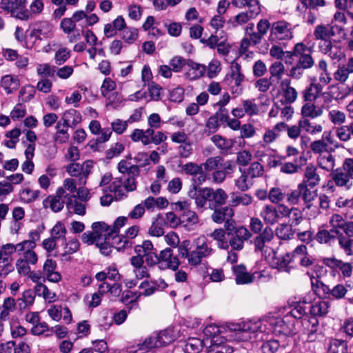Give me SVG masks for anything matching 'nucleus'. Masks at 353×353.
<instances>
[{
  "mask_svg": "<svg viewBox=\"0 0 353 353\" xmlns=\"http://www.w3.org/2000/svg\"><path fill=\"white\" fill-rule=\"evenodd\" d=\"M261 12L259 1H252L247 12H241L234 17V26L243 25L255 18Z\"/></svg>",
  "mask_w": 353,
  "mask_h": 353,
  "instance_id": "f3484780",
  "label": "nucleus"
},
{
  "mask_svg": "<svg viewBox=\"0 0 353 353\" xmlns=\"http://www.w3.org/2000/svg\"><path fill=\"white\" fill-rule=\"evenodd\" d=\"M41 192L39 190L25 188L20 191L19 196L24 203H30L34 201L40 196Z\"/></svg>",
  "mask_w": 353,
  "mask_h": 353,
  "instance_id": "09e8293b",
  "label": "nucleus"
},
{
  "mask_svg": "<svg viewBox=\"0 0 353 353\" xmlns=\"http://www.w3.org/2000/svg\"><path fill=\"white\" fill-rule=\"evenodd\" d=\"M236 283L239 285L249 284L255 279V274H250L243 265L234 267Z\"/></svg>",
  "mask_w": 353,
  "mask_h": 353,
  "instance_id": "4be33fe9",
  "label": "nucleus"
},
{
  "mask_svg": "<svg viewBox=\"0 0 353 353\" xmlns=\"http://www.w3.org/2000/svg\"><path fill=\"white\" fill-rule=\"evenodd\" d=\"M52 30V25L47 21H39L36 24V27L32 30V34L37 37L40 36L48 37Z\"/></svg>",
  "mask_w": 353,
  "mask_h": 353,
  "instance_id": "37998d69",
  "label": "nucleus"
},
{
  "mask_svg": "<svg viewBox=\"0 0 353 353\" xmlns=\"http://www.w3.org/2000/svg\"><path fill=\"white\" fill-rule=\"evenodd\" d=\"M226 234L228 232L225 228H216L210 234V236L216 241L219 248L227 250L229 249V245L226 240Z\"/></svg>",
  "mask_w": 353,
  "mask_h": 353,
  "instance_id": "f704fd0d",
  "label": "nucleus"
},
{
  "mask_svg": "<svg viewBox=\"0 0 353 353\" xmlns=\"http://www.w3.org/2000/svg\"><path fill=\"white\" fill-rule=\"evenodd\" d=\"M321 181V177L317 173L316 168L313 165H308L305 170L303 180L301 183L310 185V188L317 186Z\"/></svg>",
  "mask_w": 353,
  "mask_h": 353,
  "instance_id": "412c9836",
  "label": "nucleus"
},
{
  "mask_svg": "<svg viewBox=\"0 0 353 353\" xmlns=\"http://www.w3.org/2000/svg\"><path fill=\"white\" fill-rule=\"evenodd\" d=\"M308 51L307 47L302 42L297 43L295 45L294 54H296V57H298L296 64L306 70L311 68L314 63V59L310 53L307 52Z\"/></svg>",
  "mask_w": 353,
  "mask_h": 353,
  "instance_id": "dca6fc26",
  "label": "nucleus"
},
{
  "mask_svg": "<svg viewBox=\"0 0 353 353\" xmlns=\"http://www.w3.org/2000/svg\"><path fill=\"white\" fill-rule=\"evenodd\" d=\"M290 80L285 79L281 81L280 84V92L283 97L281 102L283 104H291L294 102L298 97L296 89L291 86Z\"/></svg>",
  "mask_w": 353,
  "mask_h": 353,
  "instance_id": "a211bd4d",
  "label": "nucleus"
},
{
  "mask_svg": "<svg viewBox=\"0 0 353 353\" xmlns=\"http://www.w3.org/2000/svg\"><path fill=\"white\" fill-rule=\"evenodd\" d=\"M245 171L250 176L251 179L262 176L264 174V167L259 161H254L250 164Z\"/></svg>",
  "mask_w": 353,
  "mask_h": 353,
  "instance_id": "bf43d9fd",
  "label": "nucleus"
},
{
  "mask_svg": "<svg viewBox=\"0 0 353 353\" xmlns=\"http://www.w3.org/2000/svg\"><path fill=\"white\" fill-rule=\"evenodd\" d=\"M210 203H209L210 209H215L224 205L228 199V194L222 188L213 190L211 188Z\"/></svg>",
  "mask_w": 353,
  "mask_h": 353,
  "instance_id": "cd10ccee",
  "label": "nucleus"
},
{
  "mask_svg": "<svg viewBox=\"0 0 353 353\" xmlns=\"http://www.w3.org/2000/svg\"><path fill=\"white\" fill-rule=\"evenodd\" d=\"M132 141H141L144 145H148L151 143L154 145H159L167 140V136L161 131L154 132V129L148 128L146 130L142 129H135L130 134Z\"/></svg>",
  "mask_w": 353,
  "mask_h": 353,
  "instance_id": "423d86ee",
  "label": "nucleus"
},
{
  "mask_svg": "<svg viewBox=\"0 0 353 353\" xmlns=\"http://www.w3.org/2000/svg\"><path fill=\"white\" fill-rule=\"evenodd\" d=\"M16 305L17 303L14 298L8 297L5 299L3 303V310L1 312V317L5 318L8 316L10 313L15 310Z\"/></svg>",
  "mask_w": 353,
  "mask_h": 353,
  "instance_id": "e2e57ef3",
  "label": "nucleus"
},
{
  "mask_svg": "<svg viewBox=\"0 0 353 353\" xmlns=\"http://www.w3.org/2000/svg\"><path fill=\"white\" fill-rule=\"evenodd\" d=\"M187 65L189 68V70L185 74L190 80H196L203 77L207 70L205 65L195 63L190 59L187 61Z\"/></svg>",
  "mask_w": 353,
  "mask_h": 353,
  "instance_id": "b1692460",
  "label": "nucleus"
},
{
  "mask_svg": "<svg viewBox=\"0 0 353 353\" xmlns=\"http://www.w3.org/2000/svg\"><path fill=\"white\" fill-rule=\"evenodd\" d=\"M300 127L306 132L314 134L323 131V126L321 124L312 123L307 119H303L299 121Z\"/></svg>",
  "mask_w": 353,
  "mask_h": 353,
  "instance_id": "8fccbe9b",
  "label": "nucleus"
},
{
  "mask_svg": "<svg viewBox=\"0 0 353 353\" xmlns=\"http://www.w3.org/2000/svg\"><path fill=\"white\" fill-rule=\"evenodd\" d=\"M66 207L68 210L72 211L76 214L83 216L85 214V204L78 201L76 199V196L74 194L70 195L68 197Z\"/></svg>",
  "mask_w": 353,
  "mask_h": 353,
  "instance_id": "473e14b6",
  "label": "nucleus"
},
{
  "mask_svg": "<svg viewBox=\"0 0 353 353\" xmlns=\"http://www.w3.org/2000/svg\"><path fill=\"white\" fill-rule=\"evenodd\" d=\"M230 77L235 87H240L244 79V76L241 72V66L239 64L235 63L232 65Z\"/></svg>",
  "mask_w": 353,
  "mask_h": 353,
  "instance_id": "0e129e2a",
  "label": "nucleus"
},
{
  "mask_svg": "<svg viewBox=\"0 0 353 353\" xmlns=\"http://www.w3.org/2000/svg\"><path fill=\"white\" fill-rule=\"evenodd\" d=\"M198 185H193L192 189L188 192V196L194 199L195 204L198 208H203L207 201L210 203L211 188H199Z\"/></svg>",
  "mask_w": 353,
  "mask_h": 353,
  "instance_id": "4468645a",
  "label": "nucleus"
},
{
  "mask_svg": "<svg viewBox=\"0 0 353 353\" xmlns=\"http://www.w3.org/2000/svg\"><path fill=\"white\" fill-rule=\"evenodd\" d=\"M212 142L221 150L228 151L234 145L232 139H227L219 134L211 137Z\"/></svg>",
  "mask_w": 353,
  "mask_h": 353,
  "instance_id": "c03bdc74",
  "label": "nucleus"
},
{
  "mask_svg": "<svg viewBox=\"0 0 353 353\" xmlns=\"http://www.w3.org/2000/svg\"><path fill=\"white\" fill-rule=\"evenodd\" d=\"M121 37L128 44L134 43L138 37V30L132 28H126L121 32Z\"/></svg>",
  "mask_w": 353,
  "mask_h": 353,
  "instance_id": "338daca9",
  "label": "nucleus"
},
{
  "mask_svg": "<svg viewBox=\"0 0 353 353\" xmlns=\"http://www.w3.org/2000/svg\"><path fill=\"white\" fill-rule=\"evenodd\" d=\"M92 168L93 162L85 161L82 164L72 163L67 166L66 170L72 176H79L80 183L85 184Z\"/></svg>",
  "mask_w": 353,
  "mask_h": 353,
  "instance_id": "ddd939ff",
  "label": "nucleus"
},
{
  "mask_svg": "<svg viewBox=\"0 0 353 353\" xmlns=\"http://www.w3.org/2000/svg\"><path fill=\"white\" fill-rule=\"evenodd\" d=\"M219 332V327L216 325H210L205 327L203 331L206 341H208L210 339V344L218 342L217 337Z\"/></svg>",
  "mask_w": 353,
  "mask_h": 353,
  "instance_id": "13d9d810",
  "label": "nucleus"
},
{
  "mask_svg": "<svg viewBox=\"0 0 353 353\" xmlns=\"http://www.w3.org/2000/svg\"><path fill=\"white\" fill-rule=\"evenodd\" d=\"M181 169L186 174L194 176L193 185H200L208 179V174L203 171L201 164L188 162L183 165Z\"/></svg>",
  "mask_w": 353,
  "mask_h": 353,
  "instance_id": "f8f14e48",
  "label": "nucleus"
},
{
  "mask_svg": "<svg viewBox=\"0 0 353 353\" xmlns=\"http://www.w3.org/2000/svg\"><path fill=\"white\" fill-rule=\"evenodd\" d=\"M56 68L48 63L39 64L37 68V74L43 78L53 77Z\"/></svg>",
  "mask_w": 353,
  "mask_h": 353,
  "instance_id": "774afa93",
  "label": "nucleus"
},
{
  "mask_svg": "<svg viewBox=\"0 0 353 353\" xmlns=\"http://www.w3.org/2000/svg\"><path fill=\"white\" fill-rule=\"evenodd\" d=\"M306 103L302 106L301 114L304 119L311 118L315 119L321 117L323 113V105H316L312 101H305Z\"/></svg>",
  "mask_w": 353,
  "mask_h": 353,
  "instance_id": "bb28decb",
  "label": "nucleus"
},
{
  "mask_svg": "<svg viewBox=\"0 0 353 353\" xmlns=\"http://www.w3.org/2000/svg\"><path fill=\"white\" fill-rule=\"evenodd\" d=\"M230 239L228 242L232 250L240 251L244 248L245 241L252 237V233L244 226L236 227L230 234Z\"/></svg>",
  "mask_w": 353,
  "mask_h": 353,
  "instance_id": "9d476101",
  "label": "nucleus"
},
{
  "mask_svg": "<svg viewBox=\"0 0 353 353\" xmlns=\"http://www.w3.org/2000/svg\"><path fill=\"white\" fill-rule=\"evenodd\" d=\"M228 329L230 332V339L241 342L251 339L258 330L259 326L255 323L248 321L241 323H230L228 325Z\"/></svg>",
  "mask_w": 353,
  "mask_h": 353,
  "instance_id": "20e7f679",
  "label": "nucleus"
},
{
  "mask_svg": "<svg viewBox=\"0 0 353 353\" xmlns=\"http://www.w3.org/2000/svg\"><path fill=\"white\" fill-rule=\"evenodd\" d=\"M330 176L335 185L344 190H350L353 187L352 180L339 169L332 171Z\"/></svg>",
  "mask_w": 353,
  "mask_h": 353,
  "instance_id": "6ab92c4d",
  "label": "nucleus"
},
{
  "mask_svg": "<svg viewBox=\"0 0 353 353\" xmlns=\"http://www.w3.org/2000/svg\"><path fill=\"white\" fill-rule=\"evenodd\" d=\"M328 119L334 125H341L345 123L346 119L345 114L338 110H332L328 114Z\"/></svg>",
  "mask_w": 353,
  "mask_h": 353,
  "instance_id": "69168bd1",
  "label": "nucleus"
},
{
  "mask_svg": "<svg viewBox=\"0 0 353 353\" xmlns=\"http://www.w3.org/2000/svg\"><path fill=\"white\" fill-rule=\"evenodd\" d=\"M0 8L7 12L10 13L12 17L21 20V19H26L28 17V12L26 10H23L22 11L17 10V7H15L14 1L12 0H1Z\"/></svg>",
  "mask_w": 353,
  "mask_h": 353,
  "instance_id": "393cba45",
  "label": "nucleus"
},
{
  "mask_svg": "<svg viewBox=\"0 0 353 353\" xmlns=\"http://www.w3.org/2000/svg\"><path fill=\"white\" fill-rule=\"evenodd\" d=\"M277 237L282 240H288L292 238L294 232L291 225L280 224L275 230Z\"/></svg>",
  "mask_w": 353,
  "mask_h": 353,
  "instance_id": "de8ad7c7",
  "label": "nucleus"
},
{
  "mask_svg": "<svg viewBox=\"0 0 353 353\" xmlns=\"http://www.w3.org/2000/svg\"><path fill=\"white\" fill-rule=\"evenodd\" d=\"M64 201L59 198L51 195L43 201V205L45 208H50L53 212H60L64 207Z\"/></svg>",
  "mask_w": 353,
  "mask_h": 353,
  "instance_id": "58836bf2",
  "label": "nucleus"
},
{
  "mask_svg": "<svg viewBox=\"0 0 353 353\" xmlns=\"http://www.w3.org/2000/svg\"><path fill=\"white\" fill-rule=\"evenodd\" d=\"M260 216L265 223L274 225L279 220L276 207L271 205H265L261 211Z\"/></svg>",
  "mask_w": 353,
  "mask_h": 353,
  "instance_id": "7c9ffc66",
  "label": "nucleus"
},
{
  "mask_svg": "<svg viewBox=\"0 0 353 353\" xmlns=\"http://www.w3.org/2000/svg\"><path fill=\"white\" fill-rule=\"evenodd\" d=\"M299 188L301 194V199L305 204V208L310 209L312 207V202L317 197V191L312 190L310 185L305 183H299Z\"/></svg>",
  "mask_w": 353,
  "mask_h": 353,
  "instance_id": "c756f323",
  "label": "nucleus"
},
{
  "mask_svg": "<svg viewBox=\"0 0 353 353\" xmlns=\"http://www.w3.org/2000/svg\"><path fill=\"white\" fill-rule=\"evenodd\" d=\"M274 232L266 227L253 241L254 252L259 253L265 259H270L277 254L279 247L274 241Z\"/></svg>",
  "mask_w": 353,
  "mask_h": 353,
  "instance_id": "f03ea898",
  "label": "nucleus"
},
{
  "mask_svg": "<svg viewBox=\"0 0 353 353\" xmlns=\"http://www.w3.org/2000/svg\"><path fill=\"white\" fill-rule=\"evenodd\" d=\"M106 240L109 241L111 240L110 243L112 247H114L117 250L130 246V241L126 239L125 236H121L117 234H114L110 236L108 235V237L106 238Z\"/></svg>",
  "mask_w": 353,
  "mask_h": 353,
  "instance_id": "603ef678",
  "label": "nucleus"
},
{
  "mask_svg": "<svg viewBox=\"0 0 353 353\" xmlns=\"http://www.w3.org/2000/svg\"><path fill=\"white\" fill-rule=\"evenodd\" d=\"M18 243H6L0 247V263L7 261H12L11 256L14 252H18Z\"/></svg>",
  "mask_w": 353,
  "mask_h": 353,
  "instance_id": "4c0bfd02",
  "label": "nucleus"
},
{
  "mask_svg": "<svg viewBox=\"0 0 353 353\" xmlns=\"http://www.w3.org/2000/svg\"><path fill=\"white\" fill-rule=\"evenodd\" d=\"M36 247L34 241H23L18 243L19 258L21 259L30 265H35L38 261L37 253L33 250Z\"/></svg>",
  "mask_w": 353,
  "mask_h": 353,
  "instance_id": "9b49d317",
  "label": "nucleus"
},
{
  "mask_svg": "<svg viewBox=\"0 0 353 353\" xmlns=\"http://www.w3.org/2000/svg\"><path fill=\"white\" fill-rule=\"evenodd\" d=\"M139 175H128L116 177L109 186L110 191L114 194L117 201L128 197V193L137 190V177Z\"/></svg>",
  "mask_w": 353,
  "mask_h": 353,
  "instance_id": "7ed1b4c3",
  "label": "nucleus"
},
{
  "mask_svg": "<svg viewBox=\"0 0 353 353\" xmlns=\"http://www.w3.org/2000/svg\"><path fill=\"white\" fill-rule=\"evenodd\" d=\"M194 249L190 251V241H183L178 246L179 255L187 259L188 264L196 267L200 265L203 259L208 258L213 253L214 250L210 246L204 236H200L194 241Z\"/></svg>",
  "mask_w": 353,
  "mask_h": 353,
  "instance_id": "f257e3e1",
  "label": "nucleus"
},
{
  "mask_svg": "<svg viewBox=\"0 0 353 353\" xmlns=\"http://www.w3.org/2000/svg\"><path fill=\"white\" fill-rule=\"evenodd\" d=\"M157 347H159V346L157 345L156 336L154 334L145 339L142 343L139 344L137 350L134 351L130 350V352L134 353H143V352H148L152 349Z\"/></svg>",
  "mask_w": 353,
  "mask_h": 353,
  "instance_id": "a19ab883",
  "label": "nucleus"
},
{
  "mask_svg": "<svg viewBox=\"0 0 353 353\" xmlns=\"http://www.w3.org/2000/svg\"><path fill=\"white\" fill-rule=\"evenodd\" d=\"M67 230L64 223L58 221L50 230V235L57 241L62 239L65 241Z\"/></svg>",
  "mask_w": 353,
  "mask_h": 353,
  "instance_id": "864d4df0",
  "label": "nucleus"
},
{
  "mask_svg": "<svg viewBox=\"0 0 353 353\" xmlns=\"http://www.w3.org/2000/svg\"><path fill=\"white\" fill-rule=\"evenodd\" d=\"M223 159L220 156H216L213 157L208 158L205 162L201 163L202 169L205 173H208L212 171H215L222 166V162Z\"/></svg>",
  "mask_w": 353,
  "mask_h": 353,
  "instance_id": "ea45409f",
  "label": "nucleus"
},
{
  "mask_svg": "<svg viewBox=\"0 0 353 353\" xmlns=\"http://www.w3.org/2000/svg\"><path fill=\"white\" fill-rule=\"evenodd\" d=\"M61 120L63 121V126L74 128L81 121V115L77 110L70 109L63 113Z\"/></svg>",
  "mask_w": 353,
  "mask_h": 353,
  "instance_id": "c85d7f7f",
  "label": "nucleus"
},
{
  "mask_svg": "<svg viewBox=\"0 0 353 353\" xmlns=\"http://www.w3.org/2000/svg\"><path fill=\"white\" fill-rule=\"evenodd\" d=\"M344 34V28L334 21L330 24L317 25L314 30L313 35L316 40L326 41L336 36L341 37Z\"/></svg>",
  "mask_w": 353,
  "mask_h": 353,
  "instance_id": "1a4fd4ad",
  "label": "nucleus"
},
{
  "mask_svg": "<svg viewBox=\"0 0 353 353\" xmlns=\"http://www.w3.org/2000/svg\"><path fill=\"white\" fill-rule=\"evenodd\" d=\"M203 345V341L198 338H190L185 343L184 351L185 353H199Z\"/></svg>",
  "mask_w": 353,
  "mask_h": 353,
  "instance_id": "79ce46f5",
  "label": "nucleus"
},
{
  "mask_svg": "<svg viewBox=\"0 0 353 353\" xmlns=\"http://www.w3.org/2000/svg\"><path fill=\"white\" fill-rule=\"evenodd\" d=\"M322 92L323 90L316 84V79H314L303 91V99L305 101H314L322 94Z\"/></svg>",
  "mask_w": 353,
  "mask_h": 353,
  "instance_id": "72a5a7b5",
  "label": "nucleus"
},
{
  "mask_svg": "<svg viewBox=\"0 0 353 353\" xmlns=\"http://www.w3.org/2000/svg\"><path fill=\"white\" fill-rule=\"evenodd\" d=\"M299 264L303 268L311 269L317 274L318 272L323 270V267L315 263V260L307 254L299 259Z\"/></svg>",
  "mask_w": 353,
  "mask_h": 353,
  "instance_id": "5fc2aeb1",
  "label": "nucleus"
},
{
  "mask_svg": "<svg viewBox=\"0 0 353 353\" xmlns=\"http://www.w3.org/2000/svg\"><path fill=\"white\" fill-rule=\"evenodd\" d=\"M177 205L179 206L181 210H183V218L184 221L192 223V224H196L199 222V217L195 212L191 211L190 210L185 209L186 207V203H181L179 202L176 203Z\"/></svg>",
  "mask_w": 353,
  "mask_h": 353,
  "instance_id": "6e6d98bb",
  "label": "nucleus"
},
{
  "mask_svg": "<svg viewBox=\"0 0 353 353\" xmlns=\"http://www.w3.org/2000/svg\"><path fill=\"white\" fill-rule=\"evenodd\" d=\"M271 259H272V263L274 267L281 272L290 273L293 269V267L290 265L292 261V256L289 253L281 257H277L275 255L274 256H272Z\"/></svg>",
  "mask_w": 353,
  "mask_h": 353,
  "instance_id": "a878e982",
  "label": "nucleus"
},
{
  "mask_svg": "<svg viewBox=\"0 0 353 353\" xmlns=\"http://www.w3.org/2000/svg\"><path fill=\"white\" fill-rule=\"evenodd\" d=\"M341 232L340 231H336L332 229L330 230L325 229L319 230L316 233V239L319 243L328 244L334 241L336 238L338 239Z\"/></svg>",
  "mask_w": 353,
  "mask_h": 353,
  "instance_id": "2f4dec72",
  "label": "nucleus"
},
{
  "mask_svg": "<svg viewBox=\"0 0 353 353\" xmlns=\"http://www.w3.org/2000/svg\"><path fill=\"white\" fill-rule=\"evenodd\" d=\"M222 169H217L212 174V180L214 183H221L223 182L227 175L233 173L235 169V165L232 161H226L223 165Z\"/></svg>",
  "mask_w": 353,
  "mask_h": 353,
  "instance_id": "5701e85b",
  "label": "nucleus"
},
{
  "mask_svg": "<svg viewBox=\"0 0 353 353\" xmlns=\"http://www.w3.org/2000/svg\"><path fill=\"white\" fill-rule=\"evenodd\" d=\"M294 38V27L285 20H279L272 23L268 41L274 43L283 41H290Z\"/></svg>",
  "mask_w": 353,
  "mask_h": 353,
  "instance_id": "39448f33",
  "label": "nucleus"
},
{
  "mask_svg": "<svg viewBox=\"0 0 353 353\" xmlns=\"http://www.w3.org/2000/svg\"><path fill=\"white\" fill-rule=\"evenodd\" d=\"M347 343L345 341L334 339L331 341L330 353H347Z\"/></svg>",
  "mask_w": 353,
  "mask_h": 353,
  "instance_id": "680f3d73",
  "label": "nucleus"
},
{
  "mask_svg": "<svg viewBox=\"0 0 353 353\" xmlns=\"http://www.w3.org/2000/svg\"><path fill=\"white\" fill-rule=\"evenodd\" d=\"M44 8V4L42 0H34L30 5V10H26L28 12V17L21 20L27 21L32 18L33 15H37L42 12Z\"/></svg>",
  "mask_w": 353,
  "mask_h": 353,
  "instance_id": "4d7b16f0",
  "label": "nucleus"
},
{
  "mask_svg": "<svg viewBox=\"0 0 353 353\" xmlns=\"http://www.w3.org/2000/svg\"><path fill=\"white\" fill-rule=\"evenodd\" d=\"M131 160V155H128L125 159L121 160L117 165L119 172L123 174L139 175L141 172L139 166L132 163Z\"/></svg>",
  "mask_w": 353,
  "mask_h": 353,
  "instance_id": "aec40b11",
  "label": "nucleus"
},
{
  "mask_svg": "<svg viewBox=\"0 0 353 353\" xmlns=\"http://www.w3.org/2000/svg\"><path fill=\"white\" fill-rule=\"evenodd\" d=\"M159 267L161 269H171L176 270L180 265L179 259L173 256V251L170 248L161 250L159 254Z\"/></svg>",
  "mask_w": 353,
  "mask_h": 353,
  "instance_id": "2eb2a0df",
  "label": "nucleus"
},
{
  "mask_svg": "<svg viewBox=\"0 0 353 353\" xmlns=\"http://www.w3.org/2000/svg\"><path fill=\"white\" fill-rule=\"evenodd\" d=\"M211 214V219L217 224L224 223V228L227 230L228 235L235 229L236 221L233 219L234 212L232 208L230 206L217 207Z\"/></svg>",
  "mask_w": 353,
  "mask_h": 353,
  "instance_id": "0eeeda50",
  "label": "nucleus"
},
{
  "mask_svg": "<svg viewBox=\"0 0 353 353\" xmlns=\"http://www.w3.org/2000/svg\"><path fill=\"white\" fill-rule=\"evenodd\" d=\"M338 241L340 248L347 255H353V239L347 237L342 232H341L338 239Z\"/></svg>",
  "mask_w": 353,
  "mask_h": 353,
  "instance_id": "3c124183",
  "label": "nucleus"
},
{
  "mask_svg": "<svg viewBox=\"0 0 353 353\" xmlns=\"http://www.w3.org/2000/svg\"><path fill=\"white\" fill-rule=\"evenodd\" d=\"M272 23L267 19H262L256 24V32H252L249 40L243 39L241 43V50L245 52L250 46H256L261 43L263 37L270 31Z\"/></svg>",
  "mask_w": 353,
  "mask_h": 353,
  "instance_id": "6e6552de",
  "label": "nucleus"
},
{
  "mask_svg": "<svg viewBox=\"0 0 353 353\" xmlns=\"http://www.w3.org/2000/svg\"><path fill=\"white\" fill-rule=\"evenodd\" d=\"M1 85L7 94L17 90L20 85L19 80L12 75H6L1 78Z\"/></svg>",
  "mask_w": 353,
  "mask_h": 353,
  "instance_id": "e433bc0d",
  "label": "nucleus"
},
{
  "mask_svg": "<svg viewBox=\"0 0 353 353\" xmlns=\"http://www.w3.org/2000/svg\"><path fill=\"white\" fill-rule=\"evenodd\" d=\"M330 308V304L325 301H319L315 302L310 307V312L314 316H325L327 314Z\"/></svg>",
  "mask_w": 353,
  "mask_h": 353,
  "instance_id": "49530a36",
  "label": "nucleus"
},
{
  "mask_svg": "<svg viewBox=\"0 0 353 353\" xmlns=\"http://www.w3.org/2000/svg\"><path fill=\"white\" fill-rule=\"evenodd\" d=\"M240 172H241V174L235 181V185L241 191H246L252 185V179L250 178V176L245 171V170H241L240 168Z\"/></svg>",
  "mask_w": 353,
  "mask_h": 353,
  "instance_id": "a18cd8bd",
  "label": "nucleus"
},
{
  "mask_svg": "<svg viewBox=\"0 0 353 353\" xmlns=\"http://www.w3.org/2000/svg\"><path fill=\"white\" fill-rule=\"evenodd\" d=\"M317 163L319 166L327 172L334 171L335 166V159L333 155L328 152L320 154L317 158Z\"/></svg>",
  "mask_w": 353,
  "mask_h": 353,
  "instance_id": "c9c22d12",
  "label": "nucleus"
},
{
  "mask_svg": "<svg viewBox=\"0 0 353 353\" xmlns=\"http://www.w3.org/2000/svg\"><path fill=\"white\" fill-rule=\"evenodd\" d=\"M285 194L279 188H272L268 192V199L272 203H279L285 197Z\"/></svg>",
  "mask_w": 353,
  "mask_h": 353,
  "instance_id": "052dcab7",
  "label": "nucleus"
}]
</instances>
